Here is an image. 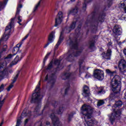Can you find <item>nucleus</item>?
<instances>
[{
  "label": "nucleus",
  "instance_id": "7c9ffc66",
  "mask_svg": "<svg viewBox=\"0 0 126 126\" xmlns=\"http://www.w3.org/2000/svg\"><path fill=\"white\" fill-rule=\"evenodd\" d=\"M20 123H21V121H20V119H18L17 121V124L16 126H20Z\"/></svg>",
  "mask_w": 126,
  "mask_h": 126
},
{
  "label": "nucleus",
  "instance_id": "5701e85b",
  "mask_svg": "<svg viewBox=\"0 0 126 126\" xmlns=\"http://www.w3.org/2000/svg\"><path fill=\"white\" fill-rule=\"evenodd\" d=\"M104 104H105V102H104V100H100L98 101L97 105L98 107H100V106H102V105H104Z\"/></svg>",
  "mask_w": 126,
  "mask_h": 126
},
{
  "label": "nucleus",
  "instance_id": "dca6fc26",
  "mask_svg": "<svg viewBox=\"0 0 126 126\" xmlns=\"http://www.w3.org/2000/svg\"><path fill=\"white\" fill-rule=\"evenodd\" d=\"M19 75V74H17L16 75V77L13 80L12 82L9 86V87L7 88V91H10V89H11V88H12V87H13V84L15 83V81H16V79H17V77H18Z\"/></svg>",
  "mask_w": 126,
  "mask_h": 126
},
{
  "label": "nucleus",
  "instance_id": "423d86ee",
  "mask_svg": "<svg viewBox=\"0 0 126 126\" xmlns=\"http://www.w3.org/2000/svg\"><path fill=\"white\" fill-rule=\"evenodd\" d=\"M121 110H118L117 111H116L115 110H113V113L109 116V120L112 124L113 125V123H114V121L118 118V117H120L121 116Z\"/></svg>",
  "mask_w": 126,
  "mask_h": 126
},
{
  "label": "nucleus",
  "instance_id": "58836bf2",
  "mask_svg": "<svg viewBox=\"0 0 126 126\" xmlns=\"http://www.w3.org/2000/svg\"><path fill=\"white\" fill-rule=\"evenodd\" d=\"M23 116H24V113L22 114V115L21 116V118H23Z\"/></svg>",
  "mask_w": 126,
  "mask_h": 126
},
{
  "label": "nucleus",
  "instance_id": "c03bdc74",
  "mask_svg": "<svg viewBox=\"0 0 126 126\" xmlns=\"http://www.w3.org/2000/svg\"><path fill=\"white\" fill-rule=\"evenodd\" d=\"M46 125H50V122H47V123H46Z\"/></svg>",
  "mask_w": 126,
  "mask_h": 126
},
{
  "label": "nucleus",
  "instance_id": "f03ea898",
  "mask_svg": "<svg viewBox=\"0 0 126 126\" xmlns=\"http://www.w3.org/2000/svg\"><path fill=\"white\" fill-rule=\"evenodd\" d=\"M13 55L9 54L4 58L5 62L0 63V79H3L7 73V64L11 61Z\"/></svg>",
  "mask_w": 126,
  "mask_h": 126
},
{
  "label": "nucleus",
  "instance_id": "f257e3e1",
  "mask_svg": "<svg viewBox=\"0 0 126 126\" xmlns=\"http://www.w3.org/2000/svg\"><path fill=\"white\" fill-rule=\"evenodd\" d=\"M81 111L83 112V114L87 113L85 115V121L88 126H96L98 122L95 119L90 120V119L92 118V109L91 107L89 105H84L82 106Z\"/></svg>",
  "mask_w": 126,
  "mask_h": 126
},
{
  "label": "nucleus",
  "instance_id": "aec40b11",
  "mask_svg": "<svg viewBox=\"0 0 126 126\" xmlns=\"http://www.w3.org/2000/svg\"><path fill=\"white\" fill-rule=\"evenodd\" d=\"M106 72L108 74H109V75H110V76H113V75H116V74L117 73V72L116 71H112L110 70V69H108L106 70Z\"/></svg>",
  "mask_w": 126,
  "mask_h": 126
},
{
  "label": "nucleus",
  "instance_id": "c85d7f7f",
  "mask_svg": "<svg viewBox=\"0 0 126 126\" xmlns=\"http://www.w3.org/2000/svg\"><path fill=\"white\" fill-rule=\"evenodd\" d=\"M6 49H7V46L6 45H4L2 46V51H6Z\"/></svg>",
  "mask_w": 126,
  "mask_h": 126
},
{
  "label": "nucleus",
  "instance_id": "6e6552de",
  "mask_svg": "<svg viewBox=\"0 0 126 126\" xmlns=\"http://www.w3.org/2000/svg\"><path fill=\"white\" fill-rule=\"evenodd\" d=\"M63 12L60 11L58 13L55 19V27H57L58 25H60V24L63 22Z\"/></svg>",
  "mask_w": 126,
  "mask_h": 126
},
{
  "label": "nucleus",
  "instance_id": "412c9836",
  "mask_svg": "<svg viewBox=\"0 0 126 126\" xmlns=\"http://www.w3.org/2000/svg\"><path fill=\"white\" fill-rule=\"evenodd\" d=\"M123 105V102L121 101H119L116 102L115 105L113 107V109L114 108H117V107H121Z\"/></svg>",
  "mask_w": 126,
  "mask_h": 126
},
{
  "label": "nucleus",
  "instance_id": "0eeeda50",
  "mask_svg": "<svg viewBox=\"0 0 126 126\" xmlns=\"http://www.w3.org/2000/svg\"><path fill=\"white\" fill-rule=\"evenodd\" d=\"M25 56V53H19V55L17 56L16 58L14 59V61L11 63L9 64V67H11L13 65H14V64H16L18 62H20L21 61V59L23 58Z\"/></svg>",
  "mask_w": 126,
  "mask_h": 126
},
{
  "label": "nucleus",
  "instance_id": "c9c22d12",
  "mask_svg": "<svg viewBox=\"0 0 126 126\" xmlns=\"http://www.w3.org/2000/svg\"><path fill=\"white\" fill-rule=\"evenodd\" d=\"M51 66H52V63L49 64L48 69H49V68H51Z\"/></svg>",
  "mask_w": 126,
  "mask_h": 126
},
{
  "label": "nucleus",
  "instance_id": "72a5a7b5",
  "mask_svg": "<svg viewBox=\"0 0 126 126\" xmlns=\"http://www.w3.org/2000/svg\"><path fill=\"white\" fill-rule=\"evenodd\" d=\"M90 76H91V75L89 73L87 74L85 76L86 78H89V77H90Z\"/></svg>",
  "mask_w": 126,
  "mask_h": 126
},
{
  "label": "nucleus",
  "instance_id": "37998d69",
  "mask_svg": "<svg viewBox=\"0 0 126 126\" xmlns=\"http://www.w3.org/2000/svg\"><path fill=\"white\" fill-rule=\"evenodd\" d=\"M3 123H1L0 124V126H2V125H3Z\"/></svg>",
  "mask_w": 126,
  "mask_h": 126
},
{
  "label": "nucleus",
  "instance_id": "2f4dec72",
  "mask_svg": "<svg viewBox=\"0 0 126 126\" xmlns=\"http://www.w3.org/2000/svg\"><path fill=\"white\" fill-rule=\"evenodd\" d=\"M60 63H61V61L58 60H56L55 62V64H57V65L60 64Z\"/></svg>",
  "mask_w": 126,
  "mask_h": 126
},
{
  "label": "nucleus",
  "instance_id": "79ce46f5",
  "mask_svg": "<svg viewBox=\"0 0 126 126\" xmlns=\"http://www.w3.org/2000/svg\"><path fill=\"white\" fill-rule=\"evenodd\" d=\"M125 99H126V93L125 94Z\"/></svg>",
  "mask_w": 126,
  "mask_h": 126
},
{
  "label": "nucleus",
  "instance_id": "4468645a",
  "mask_svg": "<svg viewBox=\"0 0 126 126\" xmlns=\"http://www.w3.org/2000/svg\"><path fill=\"white\" fill-rule=\"evenodd\" d=\"M22 45V42H20V43L18 44L16 46V47H15L13 48L12 50V53H13V56H15L16 54L18 52V51H19V48L21 47V46Z\"/></svg>",
  "mask_w": 126,
  "mask_h": 126
},
{
  "label": "nucleus",
  "instance_id": "f3484780",
  "mask_svg": "<svg viewBox=\"0 0 126 126\" xmlns=\"http://www.w3.org/2000/svg\"><path fill=\"white\" fill-rule=\"evenodd\" d=\"M7 1H8V0H4L0 1V11L4 8L7 3Z\"/></svg>",
  "mask_w": 126,
  "mask_h": 126
},
{
  "label": "nucleus",
  "instance_id": "09e8293b",
  "mask_svg": "<svg viewBox=\"0 0 126 126\" xmlns=\"http://www.w3.org/2000/svg\"><path fill=\"white\" fill-rule=\"evenodd\" d=\"M78 27V28H80V26H79Z\"/></svg>",
  "mask_w": 126,
  "mask_h": 126
},
{
  "label": "nucleus",
  "instance_id": "e433bc0d",
  "mask_svg": "<svg viewBox=\"0 0 126 126\" xmlns=\"http://www.w3.org/2000/svg\"><path fill=\"white\" fill-rule=\"evenodd\" d=\"M119 19H120L121 20H124V19H125V17H122V18H120Z\"/></svg>",
  "mask_w": 126,
  "mask_h": 126
},
{
  "label": "nucleus",
  "instance_id": "9b49d317",
  "mask_svg": "<svg viewBox=\"0 0 126 126\" xmlns=\"http://www.w3.org/2000/svg\"><path fill=\"white\" fill-rule=\"evenodd\" d=\"M55 34H56L55 32H52L50 33L48 37L49 42L44 45V48H47L50 45V43H53L54 42V40H55Z\"/></svg>",
  "mask_w": 126,
  "mask_h": 126
},
{
  "label": "nucleus",
  "instance_id": "de8ad7c7",
  "mask_svg": "<svg viewBox=\"0 0 126 126\" xmlns=\"http://www.w3.org/2000/svg\"><path fill=\"white\" fill-rule=\"evenodd\" d=\"M101 22H103V20H100Z\"/></svg>",
  "mask_w": 126,
  "mask_h": 126
},
{
  "label": "nucleus",
  "instance_id": "a19ab883",
  "mask_svg": "<svg viewBox=\"0 0 126 126\" xmlns=\"http://www.w3.org/2000/svg\"><path fill=\"white\" fill-rule=\"evenodd\" d=\"M28 123V119H26L25 121V124H27Z\"/></svg>",
  "mask_w": 126,
  "mask_h": 126
},
{
  "label": "nucleus",
  "instance_id": "4c0bfd02",
  "mask_svg": "<svg viewBox=\"0 0 126 126\" xmlns=\"http://www.w3.org/2000/svg\"><path fill=\"white\" fill-rule=\"evenodd\" d=\"M48 75L46 76L45 77V80H48Z\"/></svg>",
  "mask_w": 126,
  "mask_h": 126
},
{
  "label": "nucleus",
  "instance_id": "f704fd0d",
  "mask_svg": "<svg viewBox=\"0 0 126 126\" xmlns=\"http://www.w3.org/2000/svg\"><path fill=\"white\" fill-rule=\"evenodd\" d=\"M49 56H50V53H48V54L46 55L44 60H47V59H48V57H49Z\"/></svg>",
  "mask_w": 126,
  "mask_h": 126
},
{
  "label": "nucleus",
  "instance_id": "7ed1b4c3",
  "mask_svg": "<svg viewBox=\"0 0 126 126\" xmlns=\"http://www.w3.org/2000/svg\"><path fill=\"white\" fill-rule=\"evenodd\" d=\"M122 79L119 75H115L111 80V86L113 92L114 94H117L121 92L122 88Z\"/></svg>",
  "mask_w": 126,
  "mask_h": 126
},
{
  "label": "nucleus",
  "instance_id": "39448f33",
  "mask_svg": "<svg viewBox=\"0 0 126 126\" xmlns=\"http://www.w3.org/2000/svg\"><path fill=\"white\" fill-rule=\"evenodd\" d=\"M94 77L98 80L104 79V72L101 70H95L94 72Z\"/></svg>",
  "mask_w": 126,
  "mask_h": 126
},
{
  "label": "nucleus",
  "instance_id": "1a4fd4ad",
  "mask_svg": "<svg viewBox=\"0 0 126 126\" xmlns=\"http://www.w3.org/2000/svg\"><path fill=\"white\" fill-rule=\"evenodd\" d=\"M118 67L121 72H125L126 69V60L122 59L119 63Z\"/></svg>",
  "mask_w": 126,
  "mask_h": 126
},
{
  "label": "nucleus",
  "instance_id": "a18cd8bd",
  "mask_svg": "<svg viewBox=\"0 0 126 126\" xmlns=\"http://www.w3.org/2000/svg\"><path fill=\"white\" fill-rule=\"evenodd\" d=\"M75 0H71V1H75Z\"/></svg>",
  "mask_w": 126,
  "mask_h": 126
},
{
  "label": "nucleus",
  "instance_id": "f8f14e48",
  "mask_svg": "<svg viewBox=\"0 0 126 126\" xmlns=\"http://www.w3.org/2000/svg\"><path fill=\"white\" fill-rule=\"evenodd\" d=\"M113 32L117 36L122 35V28L119 26H115L113 29Z\"/></svg>",
  "mask_w": 126,
  "mask_h": 126
},
{
  "label": "nucleus",
  "instance_id": "2eb2a0df",
  "mask_svg": "<svg viewBox=\"0 0 126 126\" xmlns=\"http://www.w3.org/2000/svg\"><path fill=\"white\" fill-rule=\"evenodd\" d=\"M82 94L85 97H87V96L89 95V88L87 86H84L83 93Z\"/></svg>",
  "mask_w": 126,
  "mask_h": 126
},
{
  "label": "nucleus",
  "instance_id": "49530a36",
  "mask_svg": "<svg viewBox=\"0 0 126 126\" xmlns=\"http://www.w3.org/2000/svg\"><path fill=\"white\" fill-rule=\"evenodd\" d=\"M75 0H71V1H75Z\"/></svg>",
  "mask_w": 126,
  "mask_h": 126
},
{
  "label": "nucleus",
  "instance_id": "a878e982",
  "mask_svg": "<svg viewBox=\"0 0 126 126\" xmlns=\"http://www.w3.org/2000/svg\"><path fill=\"white\" fill-rule=\"evenodd\" d=\"M91 0H86L85 1V3L83 5V8H86V2H90Z\"/></svg>",
  "mask_w": 126,
  "mask_h": 126
},
{
  "label": "nucleus",
  "instance_id": "473e14b6",
  "mask_svg": "<svg viewBox=\"0 0 126 126\" xmlns=\"http://www.w3.org/2000/svg\"><path fill=\"white\" fill-rule=\"evenodd\" d=\"M28 36H29V34H27V35H26L25 36L24 38H23L22 39V42H23V41H24L25 40H26V39H27L28 38Z\"/></svg>",
  "mask_w": 126,
  "mask_h": 126
},
{
  "label": "nucleus",
  "instance_id": "20e7f679",
  "mask_svg": "<svg viewBox=\"0 0 126 126\" xmlns=\"http://www.w3.org/2000/svg\"><path fill=\"white\" fill-rule=\"evenodd\" d=\"M41 86V83L39 82L38 84L37 85L35 93L32 94V100L33 102H35L38 100H40L42 98V96L40 95V86Z\"/></svg>",
  "mask_w": 126,
  "mask_h": 126
},
{
  "label": "nucleus",
  "instance_id": "6ab92c4d",
  "mask_svg": "<svg viewBox=\"0 0 126 126\" xmlns=\"http://www.w3.org/2000/svg\"><path fill=\"white\" fill-rule=\"evenodd\" d=\"M63 32H61L60 38H59V40L57 44H56V47H59V46H60V45L63 41Z\"/></svg>",
  "mask_w": 126,
  "mask_h": 126
},
{
  "label": "nucleus",
  "instance_id": "ea45409f",
  "mask_svg": "<svg viewBox=\"0 0 126 126\" xmlns=\"http://www.w3.org/2000/svg\"><path fill=\"white\" fill-rule=\"evenodd\" d=\"M109 4H112V0H109Z\"/></svg>",
  "mask_w": 126,
  "mask_h": 126
},
{
  "label": "nucleus",
  "instance_id": "393cba45",
  "mask_svg": "<svg viewBox=\"0 0 126 126\" xmlns=\"http://www.w3.org/2000/svg\"><path fill=\"white\" fill-rule=\"evenodd\" d=\"M77 11V10H76V9H73L72 10H70L68 11V14H71V13H72L73 12H76Z\"/></svg>",
  "mask_w": 126,
  "mask_h": 126
},
{
  "label": "nucleus",
  "instance_id": "b1692460",
  "mask_svg": "<svg viewBox=\"0 0 126 126\" xmlns=\"http://www.w3.org/2000/svg\"><path fill=\"white\" fill-rule=\"evenodd\" d=\"M40 1L38 2V3L35 5L34 8L33 9V11H36V9H38V7L40 6Z\"/></svg>",
  "mask_w": 126,
  "mask_h": 126
},
{
  "label": "nucleus",
  "instance_id": "9d476101",
  "mask_svg": "<svg viewBox=\"0 0 126 126\" xmlns=\"http://www.w3.org/2000/svg\"><path fill=\"white\" fill-rule=\"evenodd\" d=\"M22 7V5L21 4H19L18 5V7L17 8V11L16 13V17L18 18V23H19V25H22L20 22L22 21V17L19 16V13L20 12V10L21 9V8Z\"/></svg>",
  "mask_w": 126,
  "mask_h": 126
},
{
  "label": "nucleus",
  "instance_id": "4be33fe9",
  "mask_svg": "<svg viewBox=\"0 0 126 126\" xmlns=\"http://www.w3.org/2000/svg\"><path fill=\"white\" fill-rule=\"evenodd\" d=\"M106 93V92L104 90V88L103 87H100L99 88V91L98 92V94H105Z\"/></svg>",
  "mask_w": 126,
  "mask_h": 126
},
{
  "label": "nucleus",
  "instance_id": "cd10ccee",
  "mask_svg": "<svg viewBox=\"0 0 126 126\" xmlns=\"http://www.w3.org/2000/svg\"><path fill=\"white\" fill-rule=\"evenodd\" d=\"M113 98H114V94H111L109 98V101H112Z\"/></svg>",
  "mask_w": 126,
  "mask_h": 126
},
{
  "label": "nucleus",
  "instance_id": "ddd939ff",
  "mask_svg": "<svg viewBox=\"0 0 126 126\" xmlns=\"http://www.w3.org/2000/svg\"><path fill=\"white\" fill-rule=\"evenodd\" d=\"M103 58L105 60H111V56L112 55V51L111 49H108L106 53L103 52L102 53Z\"/></svg>",
  "mask_w": 126,
  "mask_h": 126
},
{
  "label": "nucleus",
  "instance_id": "a211bd4d",
  "mask_svg": "<svg viewBox=\"0 0 126 126\" xmlns=\"http://www.w3.org/2000/svg\"><path fill=\"white\" fill-rule=\"evenodd\" d=\"M119 6L124 8L125 12L126 13V0L125 1H122L119 3Z\"/></svg>",
  "mask_w": 126,
  "mask_h": 126
},
{
  "label": "nucleus",
  "instance_id": "c756f323",
  "mask_svg": "<svg viewBox=\"0 0 126 126\" xmlns=\"http://www.w3.org/2000/svg\"><path fill=\"white\" fill-rule=\"evenodd\" d=\"M4 89V85L3 84H2L1 86L0 87V92H1Z\"/></svg>",
  "mask_w": 126,
  "mask_h": 126
},
{
  "label": "nucleus",
  "instance_id": "bb28decb",
  "mask_svg": "<svg viewBox=\"0 0 126 126\" xmlns=\"http://www.w3.org/2000/svg\"><path fill=\"white\" fill-rule=\"evenodd\" d=\"M75 22H73L70 26V29H74L75 28Z\"/></svg>",
  "mask_w": 126,
  "mask_h": 126
}]
</instances>
